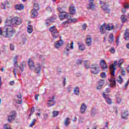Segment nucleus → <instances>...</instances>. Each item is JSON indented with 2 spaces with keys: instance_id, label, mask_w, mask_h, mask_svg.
Returning <instances> with one entry per match:
<instances>
[{
  "instance_id": "nucleus-42",
  "label": "nucleus",
  "mask_w": 129,
  "mask_h": 129,
  "mask_svg": "<svg viewBox=\"0 0 129 129\" xmlns=\"http://www.w3.org/2000/svg\"><path fill=\"white\" fill-rule=\"evenodd\" d=\"M69 48H70L69 47V48H67L66 50H64V54H66L67 56H69V51H70Z\"/></svg>"
},
{
  "instance_id": "nucleus-64",
  "label": "nucleus",
  "mask_w": 129,
  "mask_h": 129,
  "mask_svg": "<svg viewBox=\"0 0 129 129\" xmlns=\"http://www.w3.org/2000/svg\"><path fill=\"white\" fill-rule=\"evenodd\" d=\"M52 102H53V103H55V96H53L52 98Z\"/></svg>"
},
{
  "instance_id": "nucleus-17",
  "label": "nucleus",
  "mask_w": 129,
  "mask_h": 129,
  "mask_svg": "<svg viewBox=\"0 0 129 129\" xmlns=\"http://www.w3.org/2000/svg\"><path fill=\"white\" fill-rule=\"evenodd\" d=\"M87 108V106L86 105H85L84 103L82 104L81 106V113H84L85 111H86V108Z\"/></svg>"
},
{
  "instance_id": "nucleus-53",
  "label": "nucleus",
  "mask_w": 129,
  "mask_h": 129,
  "mask_svg": "<svg viewBox=\"0 0 129 129\" xmlns=\"http://www.w3.org/2000/svg\"><path fill=\"white\" fill-rule=\"evenodd\" d=\"M70 23H74L76 22L77 20L75 18L72 19L71 20H69Z\"/></svg>"
},
{
  "instance_id": "nucleus-59",
  "label": "nucleus",
  "mask_w": 129,
  "mask_h": 129,
  "mask_svg": "<svg viewBox=\"0 0 129 129\" xmlns=\"http://www.w3.org/2000/svg\"><path fill=\"white\" fill-rule=\"evenodd\" d=\"M67 19H68L70 21L71 20V16H70L69 14H67Z\"/></svg>"
},
{
  "instance_id": "nucleus-52",
  "label": "nucleus",
  "mask_w": 129,
  "mask_h": 129,
  "mask_svg": "<svg viewBox=\"0 0 129 129\" xmlns=\"http://www.w3.org/2000/svg\"><path fill=\"white\" fill-rule=\"evenodd\" d=\"M107 103L108 104H111V103H112V101H111V99H108L107 100Z\"/></svg>"
},
{
  "instance_id": "nucleus-33",
  "label": "nucleus",
  "mask_w": 129,
  "mask_h": 129,
  "mask_svg": "<svg viewBox=\"0 0 129 129\" xmlns=\"http://www.w3.org/2000/svg\"><path fill=\"white\" fill-rule=\"evenodd\" d=\"M36 119H33L32 120V121H31L29 126L30 127H33V126H34V125H35V123L36 122Z\"/></svg>"
},
{
  "instance_id": "nucleus-62",
  "label": "nucleus",
  "mask_w": 129,
  "mask_h": 129,
  "mask_svg": "<svg viewBox=\"0 0 129 129\" xmlns=\"http://www.w3.org/2000/svg\"><path fill=\"white\" fill-rule=\"evenodd\" d=\"M10 85H14L15 84V81H12L9 83Z\"/></svg>"
},
{
  "instance_id": "nucleus-29",
  "label": "nucleus",
  "mask_w": 129,
  "mask_h": 129,
  "mask_svg": "<svg viewBox=\"0 0 129 129\" xmlns=\"http://www.w3.org/2000/svg\"><path fill=\"white\" fill-rule=\"evenodd\" d=\"M70 119V118H67L65 120H64V125H66V126H68L69 125V124H70V121L69 120Z\"/></svg>"
},
{
  "instance_id": "nucleus-44",
  "label": "nucleus",
  "mask_w": 129,
  "mask_h": 129,
  "mask_svg": "<svg viewBox=\"0 0 129 129\" xmlns=\"http://www.w3.org/2000/svg\"><path fill=\"white\" fill-rule=\"evenodd\" d=\"M100 76L102 78H105V77H106V74H105V73L102 72Z\"/></svg>"
},
{
  "instance_id": "nucleus-4",
  "label": "nucleus",
  "mask_w": 129,
  "mask_h": 129,
  "mask_svg": "<svg viewBox=\"0 0 129 129\" xmlns=\"http://www.w3.org/2000/svg\"><path fill=\"white\" fill-rule=\"evenodd\" d=\"M91 72L92 74H95L97 75L99 73V68L98 67V64L96 63L93 64L90 67Z\"/></svg>"
},
{
  "instance_id": "nucleus-31",
  "label": "nucleus",
  "mask_w": 129,
  "mask_h": 129,
  "mask_svg": "<svg viewBox=\"0 0 129 129\" xmlns=\"http://www.w3.org/2000/svg\"><path fill=\"white\" fill-rule=\"evenodd\" d=\"M122 63H123V59H121L120 60H118V67H119V68H121V64H122Z\"/></svg>"
},
{
  "instance_id": "nucleus-35",
  "label": "nucleus",
  "mask_w": 129,
  "mask_h": 129,
  "mask_svg": "<svg viewBox=\"0 0 129 129\" xmlns=\"http://www.w3.org/2000/svg\"><path fill=\"white\" fill-rule=\"evenodd\" d=\"M88 61V60H85L84 61V65L85 67V68H86L87 69H88V68H89L90 66L89 64H87V62Z\"/></svg>"
},
{
  "instance_id": "nucleus-30",
  "label": "nucleus",
  "mask_w": 129,
  "mask_h": 129,
  "mask_svg": "<svg viewBox=\"0 0 129 129\" xmlns=\"http://www.w3.org/2000/svg\"><path fill=\"white\" fill-rule=\"evenodd\" d=\"M74 92L76 95H79V88L76 87L74 90Z\"/></svg>"
},
{
  "instance_id": "nucleus-43",
  "label": "nucleus",
  "mask_w": 129,
  "mask_h": 129,
  "mask_svg": "<svg viewBox=\"0 0 129 129\" xmlns=\"http://www.w3.org/2000/svg\"><path fill=\"white\" fill-rule=\"evenodd\" d=\"M35 71L37 74H39L41 72V68H36Z\"/></svg>"
},
{
  "instance_id": "nucleus-14",
  "label": "nucleus",
  "mask_w": 129,
  "mask_h": 129,
  "mask_svg": "<svg viewBox=\"0 0 129 129\" xmlns=\"http://www.w3.org/2000/svg\"><path fill=\"white\" fill-rule=\"evenodd\" d=\"M89 4L88 5V9L89 10H93L95 8V5H94V3H93V2H94V0H89Z\"/></svg>"
},
{
  "instance_id": "nucleus-5",
  "label": "nucleus",
  "mask_w": 129,
  "mask_h": 129,
  "mask_svg": "<svg viewBox=\"0 0 129 129\" xmlns=\"http://www.w3.org/2000/svg\"><path fill=\"white\" fill-rule=\"evenodd\" d=\"M117 66V61L115 60L113 64L110 66V70L111 71V76L114 77L115 76V70H116V66Z\"/></svg>"
},
{
  "instance_id": "nucleus-21",
  "label": "nucleus",
  "mask_w": 129,
  "mask_h": 129,
  "mask_svg": "<svg viewBox=\"0 0 129 129\" xmlns=\"http://www.w3.org/2000/svg\"><path fill=\"white\" fill-rule=\"evenodd\" d=\"M124 38L126 41H129V32L126 29L124 33Z\"/></svg>"
},
{
  "instance_id": "nucleus-32",
  "label": "nucleus",
  "mask_w": 129,
  "mask_h": 129,
  "mask_svg": "<svg viewBox=\"0 0 129 129\" xmlns=\"http://www.w3.org/2000/svg\"><path fill=\"white\" fill-rule=\"evenodd\" d=\"M125 17V15H122L121 16V20L122 23H124L125 22H126V21L127 20V19H126V18Z\"/></svg>"
},
{
  "instance_id": "nucleus-50",
  "label": "nucleus",
  "mask_w": 129,
  "mask_h": 129,
  "mask_svg": "<svg viewBox=\"0 0 129 129\" xmlns=\"http://www.w3.org/2000/svg\"><path fill=\"white\" fill-rule=\"evenodd\" d=\"M104 84V80H101L99 82V85L102 86Z\"/></svg>"
},
{
  "instance_id": "nucleus-7",
  "label": "nucleus",
  "mask_w": 129,
  "mask_h": 129,
  "mask_svg": "<svg viewBox=\"0 0 129 129\" xmlns=\"http://www.w3.org/2000/svg\"><path fill=\"white\" fill-rule=\"evenodd\" d=\"M16 119V111H12L10 115L8 116V118L7 119L8 122H12L13 120H15Z\"/></svg>"
},
{
  "instance_id": "nucleus-6",
  "label": "nucleus",
  "mask_w": 129,
  "mask_h": 129,
  "mask_svg": "<svg viewBox=\"0 0 129 129\" xmlns=\"http://www.w3.org/2000/svg\"><path fill=\"white\" fill-rule=\"evenodd\" d=\"M58 11L60 12V19L61 21L62 20H64V19H67V13L64 11H63V9L62 8H58Z\"/></svg>"
},
{
  "instance_id": "nucleus-37",
  "label": "nucleus",
  "mask_w": 129,
  "mask_h": 129,
  "mask_svg": "<svg viewBox=\"0 0 129 129\" xmlns=\"http://www.w3.org/2000/svg\"><path fill=\"white\" fill-rule=\"evenodd\" d=\"M26 41H27V38H22V40H21L20 44H22V45H24V44L26 43Z\"/></svg>"
},
{
  "instance_id": "nucleus-27",
  "label": "nucleus",
  "mask_w": 129,
  "mask_h": 129,
  "mask_svg": "<svg viewBox=\"0 0 129 129\" xmlns=\"http://www.w3.org/2000/svg\"><path fill=\"white\" fill-rule=\"evenodd\" d=\"M27 32L29 34H32L33 33V27L32 25H28L27 27Z\"/></svg>"
},
{
  "instance_id": "nucleus-9",
  "label": "nucleus",
  "mask_w": 129,
  "mask_h": 129,
  "mask_svg": "<svg viewBox=\"0 0 129 129\" xmlns=\"http://www.w3.org/2000/svg\"><path fill=\"white\" fill-rule=\"evenodd\" d=\"M86 43L88 46H91V44H92V38H91V35H87V39L86 40Z\"/></svg>"
},
{
  "instance_id": "nucleus-38",
  "label": "nucleus",
  "mask_w": 129,
  "mask_h": 129,
  "mask_svg": "<svg viewBox=\"0 0 129 129\" xmlns=\"http://www.w3.org/2000/svg\"><path fill=\"white\" fill-rule=\"evenodd\" d=\"M13 62L14 64H17L18 63V56L16 55L13 58Z\"/></svg>"
},
{
  "instance_id": "nucleus-8",
  "label": "nucleus",
  "mask_w": 129,
  "mask_h": 129,
  "mask_svg": "<svg viewBox=\"0 0 129 129\" xmlns=\"http://www.w3.org/2000/svg\"><path fill=\"white\" fill-rule=\"evenodd\" d=\"M39 10V9H33L31 11V18H37V16H38V11Z\"/></svg>"
},
{
  "instance_id": "nucleus-51",
  "label": "nucleus",
  "mask_w": 129,
  "mask_h": 129,
  "mask_svg": "<svg viewBox=\"0 0 129 129\" xmlns=\"http://www.w3.org/2000/svg\"><path fill=\"white\" fill-rule=\"evenodd\" d=\"M34 112H35V109L34 107H32L31 109L30 115H32V114H33V113H34Z\"/></svg>"
},
{
  "instance_id": "nucleus-10",
  "label": "nucleus",
  "mask_w": 129,
  "mask_h": 129,
  "mask_svg": "<svg viewBox=\"0 0 129 129\" xmlns=\"http://www.w3.org/2000/svg\"><path fill=\"white\" fill-rule=\"evenodd\" d=\"M63 40H62L61 39L58 41H56L54 43L55 47L56 49L60 48V47H61L63 45Z\"/></svg>"
},
{
  "instance_id": "nucleus-12",
  "label": "nucleus",
  "mask_w": 129,
  "mask_h": 129,
  "mask_svg": "<svg viewBox=\"0 0 129 129\" xmlns=\"http://www.w3.org/2000/svg\"><path fill=\"white\" fill-rule=\"evenodd\" d=\"M28 64L29 66L30 69L33 70L35 69V63H34V61L31 58L28 59Z\"/></svg>"
},
{
  "instance_id": "nucleus-26",
  "label": "nucleus",
  "mask_w": 129,
  "mask_h": 129,
  "mask_svg": "<svg viewBox=\"0 0 129 129\" xmlns=\"http://www.w3.org/2000/svg\"><path fill=\"white\" fill-rule=\"evenodd\" d=\"M114 28L113 25H112L111 27L109 26V25L107 24L104 26V28L107 31H111V30H113Z\"/></svg>"
},
{
  "instance_id": "nucleus-40",
  "label": "nucleus",
  "mask_w": 129,
  "mask_h": 129,
  "mask_svg": "<svg viewBox=\"0 0 129 129\" xmlns=\"http://www.w3.org/2000/svg\"><path fill=\"white\" fill-rule=\"evenodd\" d=\"M52 113L53 114V117H55L56 116H57L58 114H59V112L57 111H53Z\"/></svg>"
},
{
  "instance_id": "nucleus-36",
  "label": "nucleus",
  "mask_w": 129,
  "mask_h": 129,
  "mask_svg": "<svg viewBox=\"0 0 129 129\" xmlns=\"http://www.w3.org/2000/svg\"><path fill=\"white\" fill-rule=\"evenodd\" d=\"M8 4H9L7 2H6L5 3H2V9H4V10H6V7H7V5H8Z\"/></svg>"
},
{
  "instance_id": "nucleus-22",
  "label": "nucleus",
  "mask_w": 129,
  "mask_h": 129,
  "mask_svg": "<svg viewBox=\"0 0 129 129\" xmlns=\"http://www.w3.org/2000/svg\"><path fill=\"white\" fill-rule=\"evenodd\" d=\"M96 114H97V109L95 108H93L91 112V115L93 117L95 116Z\"/></svg>"
},
{
  "instance_id": "nucleus-3",
  "label": "nucleus",
  "mask_w": 129,
  "mask_h": 129,
  "mask_svg": "<svg viewBox=\"0 0 129 129\" xmlns=\"http://www.w3.org/2000/svg\"><path fill=\"white\" fill-rule=\"evenodd\" d=\"M49 31L51 33V36H52L54 39L59 37V32H58V30L56 29V26H53L50 27Z\"/></svg>"
},
{
  "instance_id": "nucleus-39",
  "label": "nucleus",
  "mask_w": 129,
  "mask_h": 129,
  "mask_svg": "<svg viewBox=\"0 0 129 129\" xmlns=\"http://www.w3.org/2000/svg\"><path fill=\"white\" fill-rule=\"evenodd\" d=\"M46 21H49L50 23H54V21H55V19L53 17H51L50 18H48Z\"/></svg>"
},
{
  "instance_id": "nucleus-16",
  "label": "nucleus",
  "mask_w": 129,
  "mask_h": 129,
  "mask_svg": "<svg viewBox=\"0 0 129 129\" xmlns=\"http://www.w3.org/2000/svg\"><path fill=\"white\" fill-rule=\"evenodd\" d=\"M128 116V111H124L121 114L122 119H127Z\"/></svg>"
},
{
  "instance_id": "nucleus-63",
  "label": "nucleus",
  "mask_w": 129,
  "mask_h": 129,
  "mask_svg": "<svg viewBox=\"0 0 129 129\" xmlns=\"http://www.w3.org/2000/svg\"><path fill=\"white\" fill-rule=\"evenodd\" d=\"M57 72L58 73V74L59 73H61L62 72V71H61V69L60 68H57Z\"/></svg>"
},
{
  "instance_id": "nucleus-11",
  "label": "nucleus",
  "mask_w": 129,
  "mask_h": 129,
  "mask_svg": "<svg viewBox=\"0 0 129 129\" xmlns=\"http://www.w3.org/2000/svg\"><path fill=\"white\" fill-rule=\"evenodd\" d=\"M101 8L103 10V11H105L106 13L107 14H109L110 12V9H109V6L107 5L106 4H103V5H101Z\"/></svg>"
},
{
  "instance_id": "nucleus-54",
  "label": "nucleus",
  "mask_w": 129,
  "mask_h": 129,
  "mask_svg": "<svg viewBox=\"0 0 129 129\" xmlns=\"http://www.w3.org/2000/svg\"><path fill=\"white\" fill-rule=\"evenodd\" d=\"M117 103L119 104L121 102V99L120 98H116Z\"/></svg>"
},
{
  "instance_id": "nucleus-23",
  "label": "nucleus",
  "mask_w": 129,
  "mask_h": 129,
  "mask_svg": "<svg viewBox=\"0 0 129 129\" xmlns=\"http://www.w3.org/2000/svg\"><path fill=\"white\" fill-rule=\"evenodd\" d=\"M17 98H19V100L17 101V103L18 104H21L23 101H22V95L21 93H18V94L17 95Z\"/></svg>"
},
{
  "instance_id": "nucleus-41",
  "label": "nucleus",
  "mask_w": 129,
  "mask_h": 129,
  "mask_svg": "<svg viewBox=\"0 0 129 129\" xmlns=\"http://www.w3.org/2000/svg\"><path fill=\"white\" fill-rule=\"evenodd\" d=\"M120 69L122 75L123 76H124L125 75V70H124V69H123V68H120Z\"/></svg>"
},
{
  "instance_id": "nucleus-24",
  "label": "nucleus",
  "mask_w": 129,
  "mask_h": 129,
  "mask_svg": "<svg viewBox=\"0 0 129 129\" xmlns=\"http://www.w3.org/2000/svg\"><path fill=\"white\" fill-rule=\"evenodd\" d=\"M26 67V63L25 62H22L19 68L21 71V72H23L25 70V68Z\"/></svg>"
},
{
  "instance_id": "nucleus-48",
  "label": "nucleus",
  "mask_w": 129,
  "mask_h": 129,
  "mask_svg": "<svg viewBox=\"0 0 129 129\" xmlns=\"http://www.w3.org/2000/svg\"><path fill=\"white\" fill-rule=\"evenodd\" d=\"M77 65H81L82 64V60L78 59L77 60Z\"/></svg>"
},
{
  "instance_id": "nucleus-47",
  "label": "nucleus",
  "mask_w": 129,
  "mask_h": 129,
  "mask_svg": "<svg viewBox=\"0 0 129 129\" xmlns=\"http://www.w3.org/2000/svg\"><path fill=\"white\" fill-rule=\"evenodd\" d=\"M46 10L47 11V12L48 13H52V10L51 8V7H47V8H46Z\"/></svg>"
},
{
  "instance_id": "nucleus-1",
  "label": "nucleus",
  "mask_w": 129,
  "mask_h": 129,
  "mask_svg": "<svg viewBox=\"0 0 129 129\" xmlns=\"http://www.w3.org/2000/svg\"><path fill=\"white\" fill-rule=\"evenodd\" d=\"M3 30L5 31H2V28H0V35H3L5 38H12L16 33V30L14 29V28L12 26H6V23H5Z\"/></svg>"
},
{
  "instance_id": "nucleus-2",
  "label": "nucleus",
  "mask_w": 129,
  "mask_h": 129,
  "mask_svg": "<svg viewBox=\"0 0 129 129\" xmlns=\"http://www.w3.org/2000/svg\"><path fill=\"white\" fill-rule=\"evenodd\" d=\"M5 24H6V26H11L12 25H21L22 24V19L18 17H14L12 19L9 20L8 19L5 21Z\"/></svg>"
},
{
  "instance_id": "nucleus-34",
  "label": "nucleus",
  "mask_w": 129,
  "mask_h": 129,
  "mask_svg": "<svg viewBox=\"0 0 129 129\" xmlns=\"http://www.w3.org/2000/svg\"><path fill=\"white\" fill-rule=\"evenodd\" d=\"M117 81L118 83H121V82H122V78L121 77V76H119L117 78Z\"/></svg>"
},
{
  "instance_id": "nucleus-19",
  "label": "nucleus",
  "mask_w": 129,
  "mask_h": 129,
  "mask_svg": "<svg viewBox=\"0 0 129 129\" xmlns=\"http://www.w3.org/2000/svg\"><path fill=\"white\" fill-rule=\"evenodd\" d=\"M70 12L71 15H75V13H76L75 7H73V6H71L70 7Z\"/></svg>"
},
{
  "instance_id": "nucleus-57",
  "label": "nucleus",
  "mask_w": 129,
  "mask_h": 129,
  "mask_svg": "<svg viewBox=\"0 0 129 129\" xmlns=\"http://www.w3.org/2000/svg\"><path fill=\"white\" fill-rule=\"evenodd\" d=\"M8 125H9V124H5L4 125V129H9V127L8 126Z\"/></svg>"
},
{
  "instance_id": "nucleus-60",
  "label": "nucleus",
  "mask_w": 129,
  "mask_h": 129,
  "mask_svg": "<svg viewBox=\"0 0 129 129\" xmlns=\"http://www.w3.org/2000/svg\"><path fill=\"white\" fill-rule=\"evenodd\" d=\"M34 7L35 8L34 9H38L39 10V4H35Z\"/></svg>"
},
{
  "instance_id": "nucleus-13",
  "label": "nucleus",
  "mask_w": 129,
  "mask_h": 129,
  "mask_svg": "<svg viewBox=\"0 0 129 129\" xmlns=\"http://www.w3.org/2000/svg\"><path fill=\"white\" fill-rule=\"evenodd\" d=\"M100 65H101V68H102V69L104 70L108 68V67H107V64H106V62H105V60H101L100 61Z\"/></svg>"
},
{
  "instance_id": "nucleus-18",
  "label": "nucleus",
  "mask_w": 129,
  "mask_h": 129,
  "mask_svg": "<svg viewBox=\"0 0 129 129\" xmlns=\"http://www.w3.org/2000/svg\"><path fill=\"white\" fill-rule=\"evenodd\" d=\"M103 26H105V23L103 24L102 25H101L100 26L99 31L101 35H103L104 34H105L106 33V31L104 30V28H103Z\"/></svg>"
},
{
  "instance_id": "nucleus-20",
  "label": "nucleus",
  "mask_w": 129,
  "mask_h": 129,
  "mask_svg": "<svg viewBox=\"0 0 129 129\" xmlns=\"http://www.w3.org/2000/svg\"><path fill=\"white\" fill-rule=\"evenodd\" d=\"M78 44L79 45V50L80 51H84L85 50V45L83 44H80V42H78Z\"/></svg>"
},
{
  "instance_id": "nucleus-46",
  "label": "nucleus",
  "mask_w": 129,
  "mask_h": 129,
  "mask_svg": "<svg viewBox=\"0 0 129 129\" xmlns=\"http://www.w3.org/2000/svg\"><path fill=\"white\" fill-rule=\"evenodd\" d=\"M10 48L11 51H14V50H15V45L13 44H10Z\"/></svg>"
},
{
  "instance_id": "nucleus-58",
  "label": "nucleus",
  "mask_w": 129,
  "mask_h": 129,
  "mask_svg": "<svg viewBox=\"0 0 129 129\" xmlns=\"http://www.w3.org/2000/svg\"><path fill=\"white\" fill-rule=\"evenodd\" d=\"M101 88H102V86H100V85H99V86L96 87V89H97L98 90H100Z\"/></svg>"
},
{
  "instance_id": "nucleus-15",
  "label": "nucleus",
  "mask_w": 129,
  "mask_h": 129,
  "mask_svg": "<svg viewBox=\"0 0 129 129\" xmlns=\"http://www.w3.org/2000/svg\"><path fill=\"white\" fill-rule=\"evenodd\" d=\"M15 8L16 10H18L19 11H22L25 9V6L23 4H18L15 5Z\"/></svg>"
},
{
  "instance_id": "nucleus-49",
  "label": "nucleus",
  "mask_w": 129,
  "mask_h": 129,
  "mask_svg": "<svg viewBox=\"0 0 129 129\" xmlns=\"http://www.w3.org/2000/svg\"><path fill=\"white\" fill-rule=\"evenodd\" d=\"M50 102H52V100H49L48 101V106H53L55 105V104H54V103L51 104V103H50Z\"/></svg>"
},
{
  "instance_id": "nucleus-25",
  "label": "nucleus",
  "mask_w": 129,
  "mask_h": 129,
  "mask_svg": "<svg viewBox=\"0 0 129 129\" xmlns=\"http://www.w3.org/2000/svg\"><path fill=\"white\" fill-rule=\"evenodd\" d=\"M39 60L41 61V65H44L46 63V61H45V58L43 57V55H40L39 56Z\"/></svg>"
},
{
  "instance_id": "nucleus-56",
  "label": "nucleus",
  "mask_w": 129,
  "mask_h": 129,
  "mask_svg": "<svg viewBox=\"0 0 129 129\" xmlns=\"http://www.w3.org/2000/svg\"><path fill=\"white\" fill-rule=\"evenodd\" d=\"M82 29L84 30H86V24L85 23L83 25Z\"/></svg>"
},
{
  "instance_id": "nucleus-55",
  "label": "nucleus",
  "mask_w": 129,
  "mask_h": 129,
  "mask_svg": "<svg viewBox=\"0 0 129 129\" xmlns=\"http://www.w3.org/2000/svg\"><path fill=\"white\" fill-rule=\"evenodd\" d=\"M109 38H110V39H111V40H113L114 39V37H113V34H111L109 35Z\"/></svg>"
},
{
  "instance_id": "nucleus-45",
  "label": "nucleus",
  "mask_w": 129,
  "mask_h": 129,
  "mask_svg": "<svg viewBox=\"0 0 129 129\" xmlns=\"http://www.w3.org/2000/svg\"><path fill=\"white\" fill-rule=\"evenodd\" d=\"M110 52H111L112 54H114V53H115V49H114V47H111L110 49Z\"/></svg>"
},
{
  "instance_id": "nucleus-61",
  "label": "nucleus",
  "mask_w": 129,
  "mask_h": 129,
  "mask_svg": "<svg viewBox=\"0 0 129 129\" xmlns=\"http://www.w3.org/2000/svg\"><path fill=\"white\" fill-rule=\"evenodd\" d=\"M74 44V42L73 41H72L71 43V45H70V47L72 49H74V46H73V45Z\"/></svg>"
},
{
  "instance_id": "nucleus-28",
  "label": "nucleus",
  "mask_w": 129,
  "mask_h": 129,
  "mask_svg": "<svg viewBox=\"0 0 129 129\" xmlns=\"http://www.w3.org/2000/svg\"><path fill=\"white\" fill-rule=\"evenodd\" d=\"M109 80L110 82L112 83L113 86H116V81H115V79L112 77Z\"/></svg>"
}]
</instances>
